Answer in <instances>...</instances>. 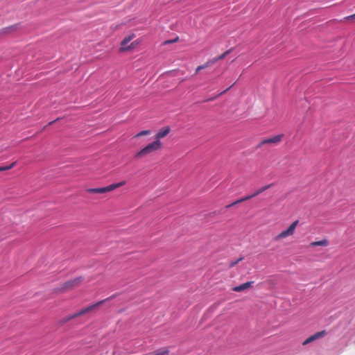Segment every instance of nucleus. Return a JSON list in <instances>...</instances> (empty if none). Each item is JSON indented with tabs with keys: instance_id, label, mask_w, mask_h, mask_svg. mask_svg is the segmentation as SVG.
<instances>
[{
	"instance_id": "nucleus-22",
	"label": "nucleus",
	"mask_w": 355,
	"mask_h": 355,
	"mask_svg": "<svg viewBox=\"0 0 355 355\" xmlns=\"http://www.w3.org/2000/svg\"><path fill=\"white\" fill-rule=\"evenodd\" d=\"M79 316H80V312L78 311V312L74 313L73 315L69 316L67 318V320H69L73 319V318L79 317Z\"/></svg>"
},
{
	"instance_id": "nucleus-24",
	"label": "nucleus",
	"mask_w": 355,
	"mask_h": 355,
	"mask_svg": "<svg viewBox=\"0 0 355 355\" xmlns=\"http://www.w3.org/2000/svg\"><path fill=\"white\" fill-rule=\"evenodd\" d=\"M219 59H218V57H216L211 60H209L207 62H209V66L215 64L216 62H218Z\"/></svg>"
},
{
	"instance_id": "nucleus-9",
	"label": "nucleus",
	"mask_w": 355,
	"mask_h": 355,
	"mask_svg": "<svg viewBox=\"0 0 355 355\" xmlns=\"http://www.w3.org/2000/svg\"><path fill=\"white\" fill-rule=\"evenodd\" d=\"M126 184V181L123 180L117 183L111 184L105 187L106 192L112 191L117 188L124 186Z\"/></svg>"
},
{
	"instance_id": "nucleus-15",
	"label": "nucleus",
	"mask_w": 355,
	"mask_h": 355,
	"mask_svg": "<svg viewBox=\"0 0 355 355\" xmlns=\"http://www.w3.org/2000/svg\"><path fill=\"white\" fill-rule=\"evenodd\" d=\"M250 197H246V196L243 197V198H242L241 199H239V200H236L235 202H232V204H230V205H227L226 208L229 209V208L232 207V206H234V205H236L238 203L243 202L246 201V200H250Z\"/></svg>"
},
{
	"instance_id": "nucleus-1",
	"label": "nucleus",
	"mask_w": 355,
	"mask_h": 355,
	"mask_svg": "<svg viewBox=\"0 0 355 355\" xmlns=\"http://www.w3.org/2000/svg\"><path fill=\"white\" fill-rule=\"evenodd\" d=\"M162 148V142L160 141L155 140L154 141L148 144L144 148H143L139 151H138L135 154V157L136 158L144 157L146 155H150L152 153H154L155 151L160 150Z\"/></svg>"
},
{
	"instance_id": "nucleus-16",
	"label": "nucleus",
	"mask_w": 355,
	"mask_h": 355,
	"mask_svg": "<svg viewBox=\"0 0 355 355\" xmlns=\"http://www.w3.org/2000/svg\"><path fill=\"white\" fill-rule=\"evenodd\" d=\"M150 133H151V131L149 130H142V131L138 132L135 135V137H140L145 136V135H150Z\"/></svg>"
},
{
	"instance_id": "nucleus-27",
	"label": "nucleus",
	"mask_w": 355,
	"mask_h": 355,
	"mask_svg": "<svg viewBox=\"0 0 355 355\" xmlns=\"http://www.w3.org/2000/svg\"><path fill=\"white\" fill-rule=\"evenodd\" d=\"M216 98V97H211V98H210L207 99L206 101H213V100H214Z\"/></svg>"
},
{
	"instance_id": "nucleus-14",
	"label": "nucleus",
	"mask_w": 355,
	"mask_h": 355,
	"mask_svg": "<svg viewBox=\"0 0 355 355\" xmlns=\"http://www.w3.org/2000/svg\"><path fill=\"white\" fill-rule=\"evenodd\" d=\"M87 191L89 192V193H107L105 187L88 189L87 190Z\"/></svg>"
},
{
	"instance_id": "nucleus-31",
	"label": "nucleus",
	"mask_w": 355,
	"mask_h": 355,
	"mask_svg": "<svg viewBox=\"0 0 355 355\" xmlns=\"http://www.w3.org/2000/svg\"><path fill=\"white\" fill-rule=\"evenodd\" d=\"M220 94L216 95V97H218V96H220Z\"/></svg>"
},
{
	"instance_id": "nucleus-3",
	"label": "nucleus",
	"mask_w": 355,
	"mask_h": 355,
	"mask_svg": "<svg viewBox=\"0 0 355 355\" xmlns=\"http://www.w3.org/2000/svg\"><path fill=\"white\" fill-rule=\"evenodd\" d=\"M299 223V220H296L293 223H292L290 226L285 230L281 232L279 234H277L275 238V241H279L283 239L287 238L288 236H293L295 232L296 227Z\"/></svg>"
},
{
	"instance_id": "nucleus-7",
	"label": "nucleus",
	"mask_w": 355,
	"mask_h": 355,
	"mask_svg": "<svg viewBox=\"0 0 355 355\" xmlns=\"http://www.w3.org/2000/svg\"><path fill=\"white\" fill-rule=\"evenodd\" d=\"M171 131V128L169 126H166L162 129L159 130L155 136V141H160L161 139L167 136Z\"/></svg>"
},
{
	"instance_id": "nucleus-10",
	"label": "nucleus",
	"mask_w": 355,
	"mask_h": 355,
	"mask_svg": "<svg viewBox=\"0 0 355 355\" xmlns=\"http://www.w3.org/2000/svg\"><path fill=\"white\" fill-rule=\"evenodd\" d=\"M126 184V181L123 180L117 183L111 184L105 187L106 192L112 191L117 188L124 186Z\"/></svg>"
},
{
	"instance_id": "nucleus-19",
	"label": "nucleus",
	"mask_w": 355,
	"mask_h": 355,
	"mask_svg": "<svg viewBox=\"0 0 355 355\" xmlns=\"http://www.w3.org/2000/svg\"><path fill=\"white\" fill-rule=\"evenodd\" d=\"M243 259V257H240L239 259L235 260V261H232L229 264V267L230 268H232L234 266H235L236 264H238L241 261H242Z\"/></svg>"
},
{
	"instance_id": "nucleus-26",
	"label": "nucleus",
	"mask_w": 355,
	"mask_h": 355,
	"mask_svg": "<svg viewBox=\"0 0 355 355\" xmlns=\"http://www.w3.org/2000/svg\"><path fill=\"white\" fill-rule=\"evenodd\" d=\"M79 312H80V315H84V314H85V313H87V312L86 311L85 309H82V310H80Z\"/></svg>"
},
{
	"instance_id": "nucleus-8",
	"label": "nucleus",
	"mask_w": 355,
	"mask_h": 355,
	"mask_svg": "<svg viewBox=\"0 0 355 355\" xmlns=\"http://www.w3.org/2000/svg\"><path fill=\"white\" fill-rule=\"evenodd\" d=\"M253 284H254V282H252V281L247 282L243 283L239 286L233 287L232 288V290L235 292H241V291H243L245 290L250 288Z\"/></svg>"
},
{
	"instance_id": "nucleus-28",
	"label": "nucleus",
	"mask_w": 355,
	"mask_h": 355,
	"mask_svg": "<svg viewBox=\"0 0 355 355\" xmlns=\"http://www.w3.org/2000/svg\"><path fill=\"white\" fill-rule=\"evenodd\" d=\"M231 87H230L229 88H227V89H225V91H223V92L220 93V94H223L224 93H225Z\"/></svg>"
},
{
	"instance_id": "nucleus-23",
	"label": "nucleus",
	"mask_w": 355,
	"mask_h": 355,
	"mask_svg": "<svg viewBox=\"0 0 355 355\" xmlns=\"http://www.w3.org/2000/svg\"><path fill=\"white\" fill-rule=\"evenodd\" d=\"M179 40V37H177L174 40H166L164 42V44H171V43H174V42H178Z\"/></svg>"
},
{
	"instance_id": "nucleus-29",
	"label": "nucleus",
	"mask_w": 355,
	"mask_h": 355,
	"mask_svg": "<svg viewBox=\"0 0 355 355\" xmlns=\"http://www.w3.org/2000/svg\"><path fill=\"white\" fill-rule=\"evenodd\" d=\"M55 121H51V122L49 123V125H51V124H53Z\"/></svg>"
},
{
	"instance_id": "nucleus-18",
	"label": "nucleus",
	"mask_w": 355,
	"mask_h": 355,
	"mask_svg": "<svg viewBox=\"0 0 355 355\" xmlns=\"http://www.w3.org/2000/svg\"><path fill=\"white\" fill-rule=\"evenodd\" d=\"M15 164H16V162H14L11 164H10L9 166H1L0 167V172L1 171H4L10 170V169L12 168Z\"/></svg>"
},
{
	"instance_id": "nucleus-13",
	"label": "nucleus",
	"mask_w": 355,
	"mask_h": 355,
	"mask_svg": "<svg viewBox=\"0 0 355 355\" xmlns=\"http://www.w3.org/2000/svg\"><path fill=\"white\" fill-rule=\"evenodd\" d=\"M329 245V241L327 239H323L319 241H313L309 243V247H315V246H327Z\"/></svg>"
},
{
	"instance_id": "nucleus-30",
	"label": "nucleus",
	"mask_w": 355,
	"mask_h": 355,
	"mask_svg": "<svg viewBox=\"0 0 355 355\" xmlns=\"http://www.w3.org/2000/svg\"><path fill=\"white\" fill-rule=\"evenodd\" d=\"M220 94L216 95V97H218V96H220Z\"/></svg>"
},
{
	"instance_id": "nucleus-4",
	"label": "nucleus",
	"mask_w": 355,
	"mask_h": 355,
	"mask_svg": "<svg viewBox=\"0 0 355 355\" xmlns=\"http://www.w3.org/2000/svg\"><path fill=\"white\" fill-rule=\"evenodd\" d=\"M135 37V35L132 34L125 37L121 42V47L119 51L121 52L132 50L135 49L138 44V42H133L130 45L128 44Z\"/></svg>"
},
{
	"instance_id": "nucleus-2",
	"label": "nucleus",
	"mask_w": 355,
	"mask_h": 355,
	"mask_svg": "<svg viewBox=\"0 0 355 355\" xmlns=\"http://www.w3.org/2000/svg\"><path fill=\"white\" fill-rule=\"evenodd\" d=\"M83 280L82 277H78L75 279L69 280L60 285L58 290L60 292H67L71 291L80 285Z\"/></svg>"
},
{
	"instance_id": "nucleus-6",
	"label": "nucleus",
	"mask_w": 355,
	"mask_h": 355,
	"mask_svg": "<svg viewBox=\"0 0 355 355\" xmlns=\"http://www.w3.org/2000/svg\"><path fill=\"white\" fill-rule=\"evenodd\" d=\"M327 334V331L325 330L316 332L315 334L311 335L309 338H307L303 343V345H306L309 343H311L318 339H320L322 337H324Z\"/></svg>"
},
{
	"instance_id": "nucleus-12",
	"label": "nucleus",
	"mask_w": 355,
	"mask_h": 355,
	"mask_svg": "<svg viewBox=\"0 0 355 355\" xmlns=\"http://www.w3.org/2000/svg\"><path fill=\"white\" fill-rule=\"evenodd\" d=\"M272 184H269L266 186H263V187L259 188L258 190H257L252 195L247 196L246 197H250V199H251L252 198L255 197V196H258L259 194L263 193L266 190L268 189L269 188H270L272 187Z\"/></svg>"
},
{
	"instance_id": "nucleus-5",
	"label": "nucleus",
	"mask_w": 355,
	"mask_h": 355,
	"mask_svg": "<svg viewBox=\"0 0 355 355\" xmlns=\"http://www.w3.org/2000/svg\"><path fill=\"white\" fill-rule=\"evenodd\" d=\"M283 137H284V135L281 134V135H278L275 137H272L271 138L265 139L260 142L259 146H261L263 145L270 144H278L282 141Z\"/></svg>"
},
{
	"instance_id": "nucleus-21",
	"label": "nucleus",
	"mask_w": 355,
	"mask_h": 355,
	"mask_svg": "<svg viewBox=\"0 0 355 355\" xmlns=\"http://www.w3.org/2000/svg\"><path fill=\"white\" fill-rule=\"evenodd\" d=\"M168 350H162L159 352H156L154 355H168Z\"/></svg>"
},
{
	"instance_id": "nucleus-17",
	"label": "nucleus",
	"mask_w": 355,
	"mask_h": 355,
	"mask_svg": "<svg viewBox=\"0 0 355 355\" xmlns=\"http://www.w3.org/2000/svg\"><path fill=\"white\" fill-rule=\"evenodd\" d=\"M208 67H209V62H206L204 64L199 65L198 67H197V68L196 69V73H197L200 70L204 69Z\"/></svg>"
},
{
	"instance_id": "nucleus-20",
	"label": "nucleus",
	"mask_w": 355,
	"mask_h": 355,
	"mask_svg": "<svg viewBox=\"0 0 355 355\" xmlns=\"http://www.w3.org/2000/svg\"><path fill=\"white\" fill-rule=\"evenodd\" d=\"M231 51H232V49H229V50L225 51L223 53H222L221 55L218 56V59H219V60L224 59Z\"/></svg>"
},
{
	"instance_id": "nucleus-25",
	"label": "nucleus",
	"mask_w": 355,
	"mask_h": 355,
	"mask_svg": "<svg viewBox=\"0 0 355 355\" xmlns=\"http://www.w3.org/2000/svg\"><path fill=\"white\" fill-rule=\"evenodd\" d=\"M346 19H355V13L345 17Z\"/></svg>"
},
{
	"instance_id": "nucleus-11",
	"label": "nucleus",
	"mask_w": 355,
	"mask_h": 355,
	"mask_svg": "<svg viewBox=\"0 0 355 355\" xmlns=\"http://www.w3.org/2000/svg\"><path fill=\"white\" fill-rule=\"evenodd\" d=\"M110 298H107L105 300H103L101 301H99L94 304H92L90 306H88L87 307L85 308L86 311L87 313L98 308L101 305H102L105 301L108 300Z\"/></svg>"
}]
</instances>
